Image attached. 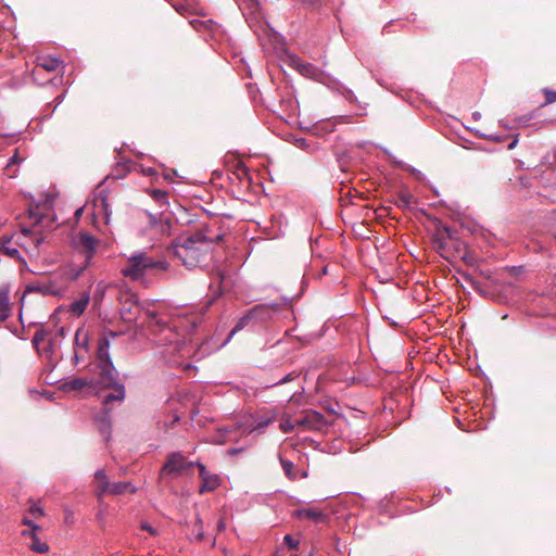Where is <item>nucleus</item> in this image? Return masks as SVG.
<instances>
[{"label": "nucleus", "instance_id": "3", "mask_svg": "<svg viewBox=\"0 0 556 556\" xmlns=\"http://www.w3.org/2000/svg\"><path fill=\"white\" fill-rule=\"evenodd\" d=\"M149 269L167 270L168 264L163 261H153L146 253L131 255L121 273L132 281L141 279Z\"/></svg>", "mask_w": 556, "mask_h": 556}, {"label": "nucleus", "instance_id": "50", "mask_svg": "<svg viewBox=\"0 0 556 556\" xmlns=\"http://www.w3.org/2000/svg\"><path fill=\"white\" fill-rule=\"evenodd\" d=\"M555 239H556V235H555Z\"/></svg>", "mask_w": 556, "mask_h": 556}, {"label": "nucleus", "instance_id": "18", "mask_svg": "<svg viewBox=\"0 0 556 556\" xmlns=\"http://www.w3.org/2000/svg\"><path fill=\"white\" fill-rule=\"evenodd\" d=\"M89 294L85 293L83 296L76 301H74L70 306V312L75 316H80L86 311V307L89 303Z\"/></svg>", "mask_w": 556, "mask_h": 556}, {"label": "nucleus", "instance_id": "8", "mask_svg": "<svg viewBox=\"0 0 556 556\" xmlns=\"http://www.w3.org/2000/svg\"><path fill=\"white\" fill-rule=\"evenodd\" d=\"M291 65L299 71L300 74H302L305 77L313 78L315 80H321L324 77V73L316 67L315 65L303 62L298 56H291L290 58Z\"/></svg>", "mask_w": 556, "mask_h": 556}, {"label": "nucleus", "instance_id": "41", "mask_svg": "<svg viewBox=\"0 0 556 556\" xmlns=\"http://www.w3.org/2000/svg\"><path fill=\"white\" fill-rule=\"evenodd\" d=\"M45 238L41 235H35L33 241L36 247H39L43 242Z\"/></svg>", "mask_w": 556, "mask_h": 556}, {"label": "nucleus", "instance_id": "44", "mask_svg": "<svg viewBox=\"0 0 556 556\" xmlns=\"http://www.w3.org/2000/svg\"><path fill=\"white\" fill-rule=\"evenodd\" d=\"M23 536H29L31 539V529L22 531Z\"/></svg>", "mask_w": 556, "mask_h": 556}, {"label": "nucleus", "instance_id": "4", "mask_svg": "<svg viewBox=\"0 0 556 556\" xmlns=\"http://www.w3.org/2000/svg\"><path fill=\"white\" fill-rule=\"evenodd\" d=\"M101 241L87 230H79L72 237L74 250L84 256L83 265L73 274L74 278L79 277L92 263Z\"/></svg>", "mask_w": 556, "mask_h": 556}, {"label": "nucleus", "instance_id": "38", "mask_svg": "<svg viewBox=\"0 0 556 556\" xmlns=\"http://www.w3.org/2000/svg\"><path fill=\"white\" fill-rule=\"evenodd\" d=\"M545 104H549L556 101V92L555 91H546L545 92Z\"/></svg>", "mask_w": 556, "mask_h": 556}, {"label": "nucleus", "instance_id": "25", "mask_svg": "<svg viewBox=\"0 0 556 556\" xmlns=\"http://www.w3.org/2000/svg\"><path fill=\"white\" fill-rule=\"evenodd\" d=\"M75 342L78 346L87 349L89 342L88 331L84 328H78L75 333Z\"/></svg>", "mask_w": 556, "mask_h": 556}, {"label": "nucleus", "instance_id": "16", "mask_svg": "<svg viewBox=\"0 0 556 556\" xmlns=\"http://www.w3.org/2000/svg\"><path fill=\"white\" fill-rule=\"evenodd\" d=\"M10 312L9 290L0 288V321H4L10 316Z\"/></svg>", "mask_w": 556, "mask_h": 556}, {"label": "nucleus", "instance_id": "21", "mask_svg": "<svg viewBox=\"0 0 556 556\" xmlns=\"http://www.w3.org/2000/svg\"><path fill=\"white\" fill-rule=\"evenodd\" d=\"M29 547L31 551L40 554H46L49 552V545L41 541L35 531H31V544Z\"/></svg>", "mask_w": 556, "mask_h": 556}, {"label": "nucleus", "instance_id": "23", "mask_svg": "<svg viewBox=\"0 0 556 556\" xmlns=\"http://www.w3.org/2000/svg\"><path fill=\"white\" fill-rule=\"evenodd\" d=\"M412 202H413V195L410 194V192L403 190V191L399 192V194L396 197L395 204L399 207L406 208V207H409Z\"/></svg>", "mask_w": 556, "mask_h": 556}, {"label": "nucleus", "instance_id": "13", "mask_svg": "<svg viewBox=\"0 0 556 556\" xmlns=\"http://www.w3.org/2000/svg\"><path fill=\"white\" fill-rule=\"evenodd\" d=\"M134 308H137V303L132 295H126L123 302V307L121 309V316L125 321H131L136 319V313L132 312Z\"/></svg>", "mask_w": 556, "mask_h": 556}, {"label": "nucleus", "instance_id": "17", "mask_svg": "<svg viewBox=\"0 0 556 556\" xmlns=\"http://www.w3.org/2000/svg\"><path fill=\"white\" fill-rule=\"evenodd\" d=\"M144 315L147 326L151 330L157 331L162 330L165 327L166 323L162 320L155 312L148 309L144 312Z\"/></svg>", "mask_w": 556, "mask_h": 556}, {"label": "nucleus", "instance_id": "9", "mask_svg": "<svg viewBox=\"0 0 556 556\" xmlns=\"http://www.w3.org/2000/svg\"><path fill=\"white\" fill-rule=\"evenodd\" d=\"M293 516L296 519H308L317 523H327L329 520L328 515L324 510L313 506L296 509Z\"/></svg>", "mask_w": 556, "mask_h": 556}, {"label": "nucleus", "instance_id": "12", "mask_svg": "<svg viewBox=\"0 0 556 556\" xmlns=\"http://www.w3.org/2000/svg\"><path fill=\"white\" fill-rule=\"evenodd\" d=\"M94 206V215L102 216L104 218L105 224L110 223V203L109 199L105 195L99 194L93 200Z\"/></svg>", "mask_w": 556, "mask_h": 556}, {"label": "nucleus", "instance_id": "14", "mask_svg": "<svg viewBox=\"0 0 556 556\" xmlns=\"http://www.w3.org/2000/svg\"><path fill=\"white\" fill-rule=\"evenodd\" d=\"M86 388H96L93 379L88 380L86 378H73L64 383L65 390L81 391Z\"/></svg>", "mask_w": 556, "mask_h": 556}, {"label": "nucleus", "instance_id": "32", "mask_svg": "<svg viewBox=\"0 0 556 556\" xmlns=\"http://www.w3.org/2000/svg\"><path fill=\"white\" fill-rule=\"evenodd\" d=\"M46 345L42 348L45 353L51 354L54 351L55 346V340L52 338L51 333L49 334V338L46 340Z\"/></svg>", "mask_w": 556, "mask_h": 556}, {"label": "nucleus", "instance_id": "35", "mask_svg": "<svg viewBox=\"0 0 556 556\" xmlns=\"http://www.w3.org/2000/svg\"><path fill=\"white\" fill-rule=\"evenodd\" d=\"M28 513L35 518L43 516V509L37 505L30 506Z\"/></svg>", "mask_w": 556, "mask_h": 556}, {"label": "nucleus", "instance_id": "2", "mask_svg": "<svg viewBox=\"0 0 556 556\" xmlns=\"http://www.w3.org/2000/svg\"><path fill=\"white\" fill-rule=\"evenodd\" d=\"M213 239L207 238L202 231L185 238L181 242L173 244L169 249L174 256L179 258L188 268L199 266L210 252Z\"/></svg>", "mask_w": 556, "mask_h": 556}, {"label": "nucleus", "instance_id": "46", "mask_svg": "<svg viewBox=\"0 0 556 556\" xmlns=\"http://www.w3.org/2000/svg\"><path fill=\"white\" fill-rule=\"evenodd\" d=\"M225 529V522L224 521H219L218 523V530L219 531H223Z\"/></svg>", "mask_w": 556, "mask_h": 556}, {"label": "nucleus", "instance_id": "7", "mask_svg": "<svg viewBox=\"0 0 556 556\" xmlns=\"http://www.w3.org/2000/svg\"><path fill=\"white\" fill-rule=\"evenodd\" d=\"M299 428L309 431H323L330 426L323 414L314 409H305L301 416L296 418Z\"/></svg>", "mask_w": 556, "mask_h": 556}, {"label": "nucleus", "instance_id": "15", "mask_svg": "<svg viewBox=\"0 0 556 556\" xmlns=\"http://www.w3.org/2000/svg\"><path fill=\"white\" fill-rule=\"evenodd\" d=\"M264 308L262 306H255L253 307L252 309H250L244 316H242L238 323L236 324V326L233 327V329L230 331V334L229 337H232L236 332L242 330L249 323L250 320L258 313V312H262Z\"/></svg>", "mask_w": 556, "mask_h": 556}, {"label": "nucleus", "instance_id": "10", "mask_svg": "<svg viewBox=\"0 0 556 556\" xmlns=\"http://www.w3.org/2000/svg\"><path fill=\"white\" fill-rule=\"evenodd\" d=\"M197 467L199 468V476L202 481L199 492L203 494L205 492L214 491L219 485V477L217 475L210 473L201 463H197Z\"/></svg>", "mask_w": 556, "mask_h": 556}, {"label": "nucleus", "instance_id": "30", "mask_svg": "<svg viewBox=\"0 0 556 556\" xmlns=\"http://www.w3.org/2000/svg\"><path fill=\"white\" fill-rule=\"evenodd\" d=\"M20 162H21V159H20V156H18L17 151H15L14 155L9 160V162H8L7 166H5V170L8 172V174H9L10 176H13V175H14L13 173H11V167H12L13 165H17V164H20Z\"/></svg>", "mask_w": 556, "mask_h": 556}, {"label": "nucleus", "instance_id": "5", "mask_svg": "<svg viewBox=\"0 0 556 556\" xmlns=\"http://www.w3.org/2000/svg\"><path fill=\"white\" fill-rule=\"evenodd\" d=\"M194 466H197V463L187 460L179 452H173L167 455L160 470L159 479L163 481L165 479H175L181 476L192 475Z\"/></svg>", "mask_w": 556, "mask_h": 556}, {"label": "nucleus", "instance_id": "11", "mask_svg": "<svg viewBox=\"0 0 556 556\" xmlns=\"http://www.w3.org/2000/svg\"><path fill=\"white\" fill-rule=\"evenodd\" d=\"M97 483L96 495L100 501L104 495L110 494L111 482L108 480L104 469H100L94 473Z\"/></svg>", "mask_w": 556, "mask_h": 556}, {"label": "nucleus", "instance_id": "42", "mask_svg": "<svg viewBox=\"0 0 556 556\" xmlns=\"http://www.w3.org/2000/svg\"><path fill=\"white\" fill-rule=\"evenodd\" d=\"M169 228H170V225H169V219L166 218L165 219V224L162 225V232H166V233H169Z\"/></svg>", "mask_w": 556, "mask_h": 556}, {"label": "nucleus", "instance_id": "31", "mask_svg": "<svg viewBox=\"0 0 556 556\" xmlns=\"http://www.w3.org/2000/svg\"><path fill=\"white\" fill-rule=\"evenodd\" d=\"M281 465H282L285 473L290 479H295V475L293 473V464L291 462H289V460H282Z\"/></svg>", "mask_w": 556, "mask_h": 556}, {"label": "nucleus", "instance_id": "34", "mask_svg": "<svg viewBox=\"0 0 556 556\" xmlns=\"http://www.w3.org/2000/svg\"><path fill=\"white\" fill-rule=\"evenodd\" d=\"M283 541L289 546V548L296 549L300 545V542L293 539L290 534L285 535Z\"/></svg>", "mask_w": 556, "mask_h": 556}, {"label": "nucleus", "instance_id": "20", "mask_svg": "<svg viewBox=\"0 0 556 556\" xmlns=\"http://www.w3.org/2000/svg\"><path fill=\"white\" fill-rule=\"evenodd\" d=\"M126 492L135 493L136 488L131 483L124 481L111 483L110 495H119Z\"/></svg>", "mask_w": 556, "mask_h": 556}, {"label": "nucleus", "instance_id": "19", "mask_svg": "<svg viewBox=\"0 0 556 556\" xmlns=\"http://www.w3.org/2000/svg\"><path fill=\"white\" fill-rule=\"evenodd\" d=\"M61 61L51 58V56H42L38 59L37 67H40L47 72H54L60 66Z\"/></svg>", "mask_w": 556, "mask_h": 556}, {"label": "nucleus", "instance_id": "24", "mask_svg": "<svg viewBox=\"0 0 556 556\" xmlns=\"http://www.w3.org/2000/svg\"><path fill=\"white\" fill-rule=\"evenodd\" d=\"M50 331L43 328H40L36 330L34 338H33V344L35 348L39 351L41 344L46 342V340L49 338Z\"/></svg>", "mask_w": 556, "mask_h": 556}, {"label": "nucleus", "instance_id": "37", "mask_svg": "<svg viewBox=\"0 0 556 556\" xmlns=\"http://www.w3.org/2000/svg\"><path fill=\"white\" fill-rule=\"evenodd\" d=\"M22 523L25 526H28L29 528H31V531H35V532H38L39 530H41V528L39 526L35 525L31 520H29L26 517L23 518Z\"/></svg>", "mask_w": 556, "mask_h": 556}, {"label": "nucleus", "instance_id": "47", "mask_svg": "<svg viewBox=\"0 0 556 556\" xmlns=\"http://www.w3.org/2000/svg\"><path fill=\"white\" fill-rule=\"evenodd\" d=\"M83 213V207L78 208L76 212H75V216L76 217H79Z\"/></svg>", "mask_w": 556, "mask_h": 556}, {"label": "nucleus", "instance_id": "49", "mask_svg": "<svg viewBox=\"0 0 556 556\" xmlns=\"http://www.w3.org/2000/svg\"><path fill=\"white\" fill-rule=\"evenodd\" d=\"M23 233L28 235V233H30V230L29 229H23Z\"/></svg>", "mask_w": 556, "mask_h": 556}, {"label": "nucleus", "instance_id": "6", "mask_svg": "<svg viewBox=\"0 0 556 556\" xmlns=\"http://www.w3.org/2000/svg\"><path fill=\"white\" fill-rule=\"evenodd\" d=\"M456 231L451 227L438 222L432 235V242L435 250L445 260H451L454 253L451 251V241H454Z\"/></svg>", "mask_w": 556, "mask_h": 556}, {"label": "nucleus", "instance_id": "45", "mask_svg": "<svg viewBox=\"0 0 556 556\" xmlns=\"http://www.w3.org/2000/svg\"><path fill=\"white\" fill-rule=\"evenodd\" d=\"M291 380V377L290 375L286 376L285 378H282L279 383H286L287 381Z\"/></svg>", "mask_w": 556, "mask_h": 556}, {"label": "nucleus", "instance_id": "36", "mask_svg": "<svg viewBox=\"0 0 556 556\" xmlns=\"http://www.w3.org/2000/svg\"><path fill=\"white\" fill-rule=\"evenodd\" d=\"M207 23H208V21H207V22H205V21H200V20H192V21H190L191 26H192L194 29H197V30H200L202 27H206V24H207Z\"/></svg>", "mask_w": 556, "mask_h": 556}, {"label": "nucleus", "instance_id": "26", "mask_svg": "<svg viewBox=\"0 0 556 556\" xmlns=\"http://www.w3.org/2000/svg\"><path fill=\"white\" fill-rule=\"evenodd\" d=\"M0 252L11 258L17 260L20 258V251L16 248L11 247L10 244H5V242H0Z\"/></svg>", "mask_w": 556, "mask_h": 556}, {"label": "nucleus", "instance_id": "39", "mask_svg": "<svg viewBox=\"0 0 556 556\" xmlns=\"http://www.w3.org/2000/svg\"><path fill=\"white\" fill-rule=\"evenodd\" d=\"M141 529L148 531L151 535L157 534V531L147 522L141 523Z\"/></svg>", "mask_w": 556, "mask_h": 556}, {"label": "nucleus", "instance_id": "1", "mask_svg": "<svg viewBox=\"0 0 556 556\" xmlns=\"http://www.w3.org/2000/svg\"><path fill=\"white\" fill-rule=\"evenodd\" d=\"M116 337L115 332H108L101 336L99 339L97 356H98V375L93 379L94 387H101L103 389H113V393L105 394L102 400V404L106 412L110 409L108 405L113 401L122 402L125 397V388L119 384L116 380L117 371L110 358L109 346L110 338Z\"/></svg>", "mask_w": 556, "mask_h": 556}, {"label": "nucleus", "instance_id": "27", "mask_svg": "<svg viewBox=\"0 0 556 556\" xmlns=\"http://www.w3.org/2000/svg\"><path fill=\"white\" fill-rule=\"evenodd\" d=\"M148 193L154 201H156L161 204L167 203L168 193L166 191H163L161 189H151L148 191Z\"/></svg>", "mask_w": 556, "mask_h": 556}, {"label": "nucleus", "instance_id": "43", "mask_svg": "<svg viewBox=\"0 0 556 556\" xmlns=\"http://www.w3.org/2000/svg\"><path fill=\"white\" fill-rule=\"evenodd\" d=\"M0 242H5V244H10L11 243V237H7V236H3L1 239H0Z\"/></svg>", "mask_w": 556, "mask_h": 556}, {"label": "nucleus", "instance_id": "22", "mask_svg": "<svg viewBox=\"0 0 556 556\" xmlns=\"http://www.w3.org/2000/svg\"><path fill=\"white\" fill-rule=\"evenodd\" d=\"M451 251L454 253L453 257H459L462 260H465L466 257V247L465 243L458 240L457 236L455 235L454 241H451Z\"/></svg>", "mask_w": 556, "mask_h": 556}, {"label": "nucleus", "instance_id": "33", "mask_svg": "<svg viewBox=\"0 0 556 556\" xmlns=\"http://www.w3.org/2000/svg\"><path fill=\"white\" fill-rule=\"evenodd\" d=\"M465 281H467L476 291L482 293L481 285L475 280L470 275L465 274L464 276Z\"/></svg>", "mask_w": 556, "mask_h": 556}, {"label": "nucleus", "instance_id": "40", "mask_svg": "<svg viewBox=\"0 0 556 556\" xmlns=\"http://www.w3.org/2000/svg\"><path fill=\"white\" fill-rule=\"evenodd\" d=\"M195 528L199 529L198 533H197V538L199 540H202L203 539V533H202V521L200 518L197 519V522L194 525Z\"/></svg>", "mask_w": 556, "mask_h": 556}, {"label": "nucleus", "instance_id": "48", "mask_svg": "<svg viewBox=\"0 0 556 556\" xmlns=\"http://www.w3.org/2000/svg\"><path fill=\"white\" fill-rule=\"evenodd\" d=\"M515 146H516V141H513V142L508 146V148H509V149H513Z\"/></svg>", "mask_w": 556, "mask_h": 556}, {"label": "nucleus", "instance_id": "28", "mask_svg": "<svg viewBox=\"0 0 556 556\" xmlns=\"http://www.w3.org/2000/svg\"><path fill=\"white\" fill-rule=\"evenodd\" d=\"M298 425H296V419L294 421H292L290 418H283L281 421H280V430L285 433H290L294 430V428H296Z\"/></svg>", "mask_w": 556, "mask_h": 556}, {"label": "nucleus", "instance_id": "29", "mask_svg": "<svg viewBox=\"0 0 556 556\" xmlns=\"http://www.w3.org/2000/svg\"><path fill=\"white\" fill-rule=\"evenodd\" d=\"M108 285L103 283V282H99L96 287V291H94V300L96 301H102V299L104 298V294H105V291L108 289Z\"/></svg>", "mask_w": 556, "mask_h": 556}]
</instances>
